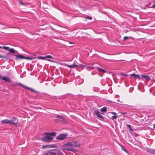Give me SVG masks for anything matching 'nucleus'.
Listing matches in <instances>:
<instances>
[{"label": "nucleus", "instance_id": "1", "mask_svg": "<svg viewBox=\"0 0 155 155\" xmlns=\"http://www.w3.org/2000/svg\"><path fill=\"white\" fill-rule=\"evenodd\" d=\"M61 149L63 151L66 150L74 152L76 151V150L72 147L70 142H68L65 144L62 145Z\"/></svg>", "mask_w": 155, "mask_h": 155}, {"label": "nucleus", "instance_id": "2", "mask_svg": "<svg viewBox=\"0 0 155 155\" xmlns=\"http://www.w3.org/2000/svg\"><path fill=\"white\" fill-rule=\"evenodd\" d=\"M49 153L51 155H64L62 152L57 149L50 150Z\"/></svg>", "mask_w": 155, "mask_h": 155}, {"label": "nucleus", "instance_id": "3", "mask_svg": "<svg viewBox=\"0 0 155 155\" xmlns=\"http://www.w3.org/2000/svg\"><path fill=\"white\" fill-rule=\"evenodd\" d=\"M19 85H20L23 88H26V89H29V90H31L32 92H33L35 93H38L37 91L34 90L33 89L30 88V87H28L27 86H25L23 84L20 83H15L13 84V85L14 86H17Z\"/></svg>", "mask_w": 155, "mask_h": 155}, {"label": "nucleus", "instance_id": "4", "mask_svg": "<svg viewBox=\"0 0 155 155\" xmlns=\"http://www.w3.org/2000/svg\"><path fill=\"white\" fill-rule=\"evenodd\" d=\"M10 121V124H13L17 127L19 126V124L18 123V119L15 117L12 118Z\"/></svg>", "mask_w": 155, "mask_h": 155}, {"label": "nucleus", "instance_id": "5", "mask_svg": "<svg viewBox=\"0 0 155 155\" xmlns=\"http://www.w3.org/2000/svg\"><path fill=\"white\" fill-rule=\"evenodd\" d=\"M67 134H60L57 136L56 138L57 140H63L67 137Z\"/></svg>", "mask_w": 155, "mask_h": 155}, {"label": "nucleus", "instance_id": "6", "mask_svg": "<svg viewBox=\"0 0 155 155\" xmlns=\"http://www.w3.org/2000/svg\"><path fill=\"white\" fill-rule=\"evenodd\" d=\"M15 56L16 57V60H18L19 59H27L31 60L32 58L29 57H25L24 56L21 55H15Z\"/></svg>", "mask_w": 155, "mask_h": 155}, {"label": "nucleus", "instance_id": "7", "mask_svg": "<svg viewBox=\"0 0 155 155\" xmlns=\"http://www.w3.org/2000/svg\"><path fill=\"white\" fill-rule=\"evenodd\" d=\"M52 139L53 137L52 136L48 135L43 137L42 138V140L43 141L47 142L51 140Z\"/></svg>", "mask_w": 155, "mask_h": 155}, {"label": "nucleus", "instance_id": "8", "mask_svg": "<svg viewBox=\"0 0 155 155\" xmlns=\"http://www.w3.org/2000/svg\"><path fill=\"white\" fill-rule=\"evenodd\" d=\"M71 145L73 148L74 147H79L80 144L77 141H70Z\"/></svg>", "mask_w": 155, "mask_h": 155}, {"label": "nucleus", "instance_id": "9", "mask_svg": "<svg viewBox=\"0 0 155 155\" xmlns=\"http://www.w3.org/2000/svg\"><path fill=\"white\" fill-rule=\"evenodd\" d=\"M95 114L97 115V117L103 120L104 119V117L101 115V113L98 110H95Z\"/></svg>", "mask_w": 155, "mask_h": 155}, {"label": "nucleus", "instance_id": "10", "mask_svg": "<svg viewBox=\"0 0 155 155\" xmlns=\"http://www.w3.org/2000/svg\"><path fill=\"white\" fill-rule=\"evenodd\" d=\"M146 150L149 153L153 154L154 155H155V150L153 149H151L147 147L146 148Z\"/></svg>", "mask_w": 155, "mask_h": 155}, {"label": "nucleus", "instance_id": "11", "mask_svg": "<svg viewBox=\"0 0 155 155\" xmlns=\"http://www.w3.org/2000/svg\"><path fill=\"white\" fill-rule=\"evenodd\" d=\"M110 113L112 115H114V116L111 117L110 118L111 119L113 120L114 119H116L117 118V116L116 115V114L115 112H110Z\"/></svg>", "mask_w": 155, "mask_h": 155}, {"label": "nucleus", "instance_id": "12", "mask_svg": "<svg viewBox=\"0 0 155 155\" xmlns=\"http://www.w3.org/2000/svg\"><path fill=\"white\" fill-rule=\"evenodd\" d=\"M2 79L3 80L5 81L8 82L9 83L11 81L10 79L8 77H3Z\"/></svg>", "mask_w": 155, "mask_h": 155}, {"label": "nucleus", "instance_id": "13", "mask_svg": "<svg viewBox=\"0 0 155 155\" xmlns=\"http://www.w3.org/2000/svg\"><path fill=\"white\" fill-rule=\"evenodd\" d=\"M10 120L6 119L5 120H3L1 121V124H10Z\"/></svg>", "mask_w": 155, "mask_h": 155}, {"label": "nucleus", "instance_id": "14", "mask_svg": "<svg viewBox=\"0 0 155 155\" xmlns=\"http://www.w3.org/2000/svg\"><path fill=\"white\" fill-rule=\"evenodd\" d=\"M130 76L134 77L136 78L140 79V76L138 74H132L130 75Z\"/></svg>", "mask_w": 155, "mask_h": 155}, {"label": "nucleus", "instance_id": "15", "mask_svg": "<svg viewBox=\"0 0 155 155\" xmlns=\"http://www.w3.org/2000/svg\"><path fill=\"white\" fill-rule=\"evenodd\" d=\"M127 127H128L129 128V130L130 133L131 134H132L133 132V130L131 128V126L129 124H127Z\"/></svg>", "mask_w": 155, "mask_h": 155}, {"label": "nucleus", "instance_id": "16", "mask_svg": "<svg viewBox=\"0 0 155 155\" xmlns=\"http://www.w3.org/2000/svg\"><path fill=\"white\" fill-rule=\"evenodd\" d=\"M8 51L9 52H10L11 53H15L16 52L18 53V52L16 51L13 48H9L8 50Z\"/></svg>", "mask_w": 155, "mask_h": 155}, {"label": "nucleus", "instance_id": "17", "mask_svg": "<svg viewBox=\"0 0 155 155\" xmlns=\"http://www.w3.org/2000/svg\"><path fill=\"white\" fill-rule=\"evenodd\" d=\"M45 134H47L48 135H50V136H55L56 135V133L55 132H51L50 133H45Z\"/></svg>", "mask_w": 155, "mask_h": 155}, {"label": "nucleus", "instance_id": "18", "mask_svg": "<svg viewBox=\"0 0 155 155\" xmlns=\"http://www.w3.org/2000/svg\"><path fill=\"white\" fill-rule=\"evenodd\" d=\"M97 69L99 71H100L101 72L105 73L106 72V71L105 70L102 69V68H100L97 67Z\"/></svg>", "mask_w": 155, "mask_h": 155}, {"label": "nucleus", "instance_id": "19", "mask_svg": "<svg viewBox=\"0 0 155 155\" xmlns=\"http://www.w3.org/2000/svg\"><path fill=\"white\" fill-rule=\"evenodd\" d=\"M107 109L105 107H104L100 109V111L102 112H105L107 111Z\"/></svg>", "mask_w": 155, "mask_h": 155}, {"label": "nucleus", "instance_id": "20", "mask_svg": "<svg viewBox=\"0 0 155 155\" xmlns=\"http://www.w3.org/2000/svg\"><path fill=\"white\" fill-rule=\"evenodd\" d=\"M121 149L122 150L124 151L125 152L127 153H128V152L126 150V149L123 146H121Z\"/></svg>", "mask_w": 155, "mask_h": 155}, {"label": "nucleus", "instance_id": "21", "mask_svg": "<svg viewBox=\"0 0 155 155\" xmlns=\"http://www.w3.org/2000/svg\"><path fill=\"white\" fill-rule=\"evenodd\" d=\"M142 77L145 78L146 80H149L150 79V77L146 75H142Z\"/></svg>", "mask_w": 155, "mask_h": 155}, {"label": "nucleus", "instance_id": "22", "mask_svg": "<svg viewBox=\"0 0 155 155\" xmlns=\"http://www.w3.org/2000/svg\"><path fill=\"white\" fill-rule=\"evenodd\" d=\"M2 48L5 49L6 50H8L9 49V48L8 47L2 46Z\"/></svg>", "mask_w": 155, "mask_h": 155}, {"label": "nucleus", "instance_id": "23", "mask_svg": "<svg viewBox=\"0 0 155 155\" xmlns=\"http://www.w3.org/2000/svg\"><path fill=\"white\" fill-rule=\"evenodd\" d=\"M57 118H61V119H64V118H63V117L62 116H61L60 115H58L57 116Z\"/></svg>", "mask_w": 155, "mask_h": 155}, {"label": "nucleus", "instance_id": "24", "mask_svg": "<svg viewBox=\"0 0 155 155\" xmlns=\"http://www.w3.org/2000/svg\"><path fill=\"white\" fill-rule=\"evenodd\" d=\"M48 147L49 148H51L52 147H55L54 145L53 144H51V145H48Z\"/></svg>", "mask_w": 155, "mask_h": 155}, {"label": "nucleus", "instance_id": "25", "mask_svg": "<svg viewBox=\"0 0 155 155\" xmlns=\"http://www.w3.org/2000/svg\"><path fill=\"white\" fill-rule=\"evenodd\" d=\"M153 2L154 3L152 5L151 8H155V0H153Z\"/></svg>", "mask_w": 155, "mask_h": 155}, {"label": "nucleus", "instance_id": "26", "mask_svg": "<svg viewBox=\"0 0 155 155\" xmlns=\"http://www.w3.org/2000/svg\"><path fill=\"white\" fill-rule=\"evenodd\" d=\"M45 58H53L52 57L51 55H47L45 57Z\"/></svg>", "mask_w": 155, "mask_h": 155}, {"label": "nucleus", "instance_id": "27", "mask_svg": "<svg viewBox=\"0 0 155 155\" xmlns=\"http://www.w3.org/2000/svg\"><path fill=\"white\" fill-rule=\"evenodd\" d=\"M4 58L5 59H7V58L6 57H5L4 56H3L2 55H0V58Z\"/></svg>", "mask_w": 155, "mask_h": 155}, {"label": "nucleus", "instance_id": "28", "mask_svg": "<svg viewBox=\"0 0 155 155\" xmlns=\"http://www.w3.org/2000/svg\"><path fill=\"white\" fill-rule=\"evenodd\" d=\"M22 0H19V2H20V4L22 5H24V3L22 2Z\"/></svg>", "mask_w": 155, "mask_h": 155}, {"label": "nucleus", "instance_id": "29", "mask_svg": "<svg viewBox=\"0 0 155 155\" xmlns=\"http://www.w3.org/2000/svg\"><path fill=\"white\" fill-rule=\"evenodd\" d=\"M47 147H48V145H44L42 146V148H44Z\"/></svg>", "mask_w": 155, "mask_h": 155}, {"label": "nucleus", "instance_id": "30", "mask_svg": "<svg viewBox=\"0 0 155 155\" xmlns=\"http://www.w3.org/2000/svg\"><path fill=\"white\" fill-rule=\"evenodd\" d=\"M45 57H39V59H45Z\"/></svg>", "mask_w": 155, "mask_h": 155}, {"label": "nucleus", "instance_id": "31", "mask_svg": "<svg viewBox=\"0 0 155 155\" xmlns=\"http://www.w3.org/2000/svg\"><path fill=\"white\" fill-rule=\"evenodd\" d=\"M128 38H129L128 37H127V36H125L124 37V40H126L128 39Z\"/></svg>", "mask_w": 155, "mask_h": 155}, {"label": "nucleus", "instance_id": "32", "mask_svg": "<svg viewBox=\"0 0 155 155\" xmlns=\"http://www.w3.org/2000/svg\"><path fill=\"white\" fill-rule=\"evenodd\" d=\"M87 68H91V69H94V67H88V66H87Z\"/></svg>", "mask_w": 155, "mask_h": 155}, {"label": "nucleus", "instance_id": "33", "mask_svg": "<svg viewBox=\"0 0 155 155\" xmlns=\"http://www.w3.org/2000/svg\"><path fill=\"white\" fill-rule=\"evenodd\" d=\"M86 18H87L90 19V20H91V18L89 16H87V17H86Z\"/></svg>", "mask_w": 155, "mask_h": 155}, {"label": "nucleus", "instance_id": "34", "mask_svg": "<svg viewBox=\"0 0 155 155\" xmlns=\"http://www.w3.org/2000/svg\"><path fill=\"white\" fill-rule=\"evenodd\" d=\"M108 101H109V102L110 103H114V102H112L111 101H110V100H108Z\"/></svg>", "mask_w": 155, "mask_h": 155}, {"label": "nucleus", "instance_id": "35", "mask_svg": "<svg viewBox=\"0 0 155 155\" xmlns=\"http://www.w3.org/2000/svg\"><path fill=\"white\" fill-rule=\"evenodd\" d=\"M69 43H70V44H74V43H72V42H69Z\"/></svg>", "mask_w": 155, "mask_h": 155}, {"label": "nucleus", "instance_id": "36", "mask_svg": "<svg viewBox=\"0 0 155 155\" xmlns=\"http://www.w3.org/2000/svg\"><path fill=\"white\" fill-rule=\"evenodd\" d=\"M117 101L118 102H119L120 101L118 99L117 100Z\"/></svg>", "mask_w": 155, "mask_h": 155}, {"label": "nucleus", "instance_id": "37", "mask_svg": "<svg viewBox=\"0 0 155 155\" xmlns=\"http://www.w3.org/2000/svg\"><path fill=\"white\" fill-rule=\"evenodd\" d=\"M122 75H124V76H126L127 75H125V74H123Z\"/></svg>", "mask_w": 155, "mask_h": 155}, {"label": "nucleus", "instance_id": "38", "mask_svg": "<svg viewBox=\"0 0 155 155\" xmlns=\"http://www.w3.org/2000/svg\"><path fill=\"white\" fill-rule=\"evenodd\" d=\"M2 77V76L1 75H0V78H1Z\"/></svg>", "mask_w": 155, "mask_h": 155}, {"label": "nucleus", "instance_id": "39", "mask_svg": "<svg viewBox=\"0 0 155 155\" xmlns=\"http://www.w3.org/2000/svg\"><path fill=\"white\" fill-rule=\"evenodd\" d=\"M2 48V47L0 46V48Z\"/></svg>", "mask_w": 155, "mask_h": 155}, {"label": "nucleus", "instance_id": "40", "mask_svg": "<svg viewBox=\"0 0 155 155\" xmlns=\"http://www.w3.org/2000/svg\"><path fill=\"white\" fill-rule=\"evenodd\" d=\"M48 60V61H50V60H48H48Z\"/></svg>", "mask_w": 155, "mask_h": 155}, {"label": "nucleus", "instance_id": "41", "mask_svg": "<svg viewBox=\"0 0 155 155\" xmlns=\"http://www.w3.org/2000/svg\"><path fill=\"white\" fill-rule=\"evenodd\" d=\"M154 82H155V80H154Z\"/></svg>", "mask_w": 155, "mask_h": 155}]
</instances>
